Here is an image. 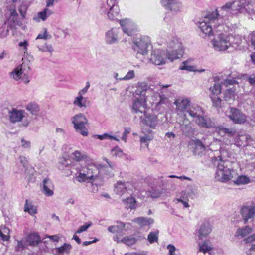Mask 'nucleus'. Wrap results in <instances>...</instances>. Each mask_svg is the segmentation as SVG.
<instances>
[{
	"mask_svg": "<svg viewBox=\"0 0 255 255\" xmlns=\"http://www.w3.org/2000/svg\"><path fill=\"white\" fill-rule=\"evenodd\" d=\"M180 129L183 133L188 136L193 133L194 129L192 128L191 122L187 118L186 114L184 115L183 120L180 123Z\"/></svg>",
	"mask_w": 255,
	"mask_h": 255,
	"instance_id": "20",
	"label": "nucleus"
},
{
	"mask_svg": "<svg viewBox=\"0 0 255 255\" xmlns=\"http://www.w3.org/2000/svg\"><path fill=\"white\" fill-rule=\"evenodd\" d=\"M211 232V228L209 223L202 224L198 230L199 239L202 240L206 238Z\"/></svg>",
	"mask_w": 255,
	"mask_h": 255,
	"instance_id": "25",
	"label": "nucleus"
},
{
	"mask_svg": "<svg viewBox=\"0 0 255 255\" xmlns=\"http://www.w3.org/2000/svg\"><path fill=\"white\" fill-rule=\"evenodd\" d=\"M20 67L22 72L24 73V76L22 79V81L24 83H28L29 82L27 74L31 70V63L28 60L24 61L22 63L18 66Z\"/></svg>",
	"mask_w": 255,
	"mask_h": 255,
	"instance_id": "22",
	"label": "nucleus"
},
{
	"mask_svg": "<svg viewBox=\"0 0 255 255\" xmlns=\"http://www.w3.org/2000/svg\"><path fill=\"white\" fill-rule=\"evenodd\" d=\"M89 103V102L87 100V98L79 95H77L73 101V104L80 108H86Z\"/></svg>",
	"mask_w": 255,
	"mask_h": 255,
	"instance_id": "28",
	"label": "nucleus"
},
{
	"mask_svg": "<svg viewBox=\"0 0 255 255\" xmlns=\"http://www.w3.org/2000/svg\"><path fill=\"white\" fill-rule=\"evenodd\" d=\"M224 98L229 103L233 102L235 98L234 90L232 89H227L224 93Z\"/></svg>",
	"mask_w": 255,
	"mask_h": 255,
	"instance_id": "40",
	"label": "nucleus"
},
{
	"mask_svg": "<svg viewBox=\"0 0 255 255\" xmlns=\"http://www.w3.org/2000/svg\"><path fill=\"white\" fill-rule=\"evenodd\" d=\"M37 48L39 50L44 52H49L50 53H52L53 51V47L52 45L47 44V43H45L43 45H37Z\"/></svg>",
	"mask_w": 255,
	"mask_h": 255,
	"instance_id": "46",
	"label": "nucleus"
},
{
	"mask_svg": "<svg viewBox=\"0 0 255 255\" xmlns=\"http://www.w3.org/2000/svg\"><path fill=\"white\" fill-rule=\"evenodd\" d=\"M240 212L245 224L253 221L255 217V205L243 206Z\"/></svg>",
	"mask_w": 255,
	"mask_h": 255,
	"instance_id": "15",
	"label": "nucleus"
},
{
	"mask_svg": "<svg viewBox=\"0 0 255 255\" xmlns=\"http://www.w3.org/2000/svg\"><path fill=\"white\" fill-rule=\"evenodd\" d=\"M71 121L77 132L84 136H87L88 131L86 126L88 124V120L83 114L79 113L75 115L71 118Z\"/></svg>",
	"mask_w": 255,
	"mask_h": 255,
	"instance_id": "9",
	"label": "nucleus"
},
{
	"mask_svg": "<svg viewBox=\"0 0 255 255\" xmlns=\"http://www.w3.org/2000/svg\"><path fill=\"white\" fill-rule=\"evenodd\" d=\"M202 115H200L195 118V122L198 126L209 128L215 127V123L213 120Z\"/></svg>",
	"mask_w": 255,
	"mask_h": 255,
	"instance_id": "19",
	"label": "nucleus"
},
{
	"mask_svg": "<svg viewBox=\"0 0 255 255\" xmlns=\"http://www.w3.org/2000/svg\"><path fill=\"white\" fill-rule=\"evenodd\" d=\"M41 187V192L45 196L51 197L54 195V184L49 178H46L43 179Z\"/></svg>",
	"mask_w": 255,
	"mask_h": 255,
	"instance_id": "18",
	"label": "nucleus"
},
{
	"mask_svg": "<svg viewBox=\"0 0 255 255\" xmlns=\"http://www.w3.org/2000/svg\"><path fill=\"white\" fill-rule=\"evenodd\" d=\"M52 14L53 11L51 10L45 8L43 11L38 12L37 15L34 16L33 20L36 22H40L41 20L45 21Z\"/></svg>",
	"mask_w": 255,
	"mask_h": 255,
	"instance_id": "24",
	"label": "nucleus"
},
{
	"mask_svg": "<svg viewBox=\"0 0 255 255\" xmlns=\"http://www.w3.org/2000/svg\"><path fill=\"white\" fill-rule=\"evenodd\" d=\"M205 150V147L200 140L195 142V148L193 151L194 155H200Z\"/></svg>",
	"mask_w": 255,
	"mask_h": 255,
	"instance_id": "39",
	"label": "nucleus"
},
{
	"mask_svg": "<svg viewBox=\"0 0 255 255\" xmlns=\"http://www.w3.org/2000/svg\"><path fill=\"white\" fill-rule=\"evenodd\" d=\"M190 101L188 99H178L174 102L176 106V112L178 115L180 114H185L184 113L188 112L190 107Z\"/></svg>",
	"mask_w": 255,
	"mask_h": 255,
	"instance_id": "17",
	"label": "nucleus"
},
{
	"mask_svg": "<svg viewBox=\"0 0 255 255\" xmlns=\"http://www.w3.org/2000/svg\"><path fill=\"white\" fill-rule=\"evenodd\" d=\"M131 128L130 127L124 128V131L123 133L121 139L125 142H127L128 135L131 132Z\"/></svg>",
	"mask_w": 255,
	"mask_h": 255,
	"instance_id": "57",
	"label": "nucleus"
},
{
	"mask_svg": "<svg viewBox=\"0 0 255 255\" xmlns=\"http://www.w3.org/2000/svg\"><path fill=\"white\" fill-rule=\"evenodd\" d=\"M52 37L51 35L49 34L47 30V29H44V32L40 33L37 36L36 40L38 39H44L47 40L50 39Z\"/></svg>",
	"mask_w": 255,
	"mask_h": 255,
	"instance_id": "51",
	"label": "nucleus"
},
{
	"mask_svg": "<svg viewBox=\"0 0 255 255\" xmlns=\"http://www.w3.org/2000/svg\"><path fill=\"white\" fill-rule=\"evenodd\" d=\"M167 249L168 250V253L167 255H178L176 253L177 249L174 245L169 244L167 246Z\"/></svg>",
	"mask_w": 255,
	"mask_h": 255,
	"instance_id": "58",
	"label": "nucleus"
},
{
	"mask_svg": "<svg viewBox=\"0 0 255 255\" xmlns=\"http://www.w3.org/2000/svg\"><path fill=\"white\" fill-rule=\"evenodd\" d=\"M227 116L234 123L242 124L247 121V116L239 110L235 108H230L227 111Z\"/></svg>",
	"mask_w": 255,
	"mask_h": 255,
	"instance_id": "14",
	"label": "nucleus"
},
{
	"mask_svg": "<svg viewBox=\"0 0 255 255\" xmlns=\"http://www.w3.org/2000/svg\"><path fill=\"white\" fill-rule=\"evenodd\" d=\"M181 70H188L189 71H195V68L194 66L188 65L187 62L185 61L183 62V65L181 66L179 68Z\"/></svg>",
	"mask_w": 255,
	"mask_h": 255,
	"instance_id": "59",
	"label": "nucleus"
},
{
	"mask_svg": "<svg viewBox=\"0 0 255 255\" xmlns=\"http://www.w3.org/2000/svg\"><path fill=\"white\" fill-rule=\"evenodd\" d=\"M175 0H161V3L166 9H167L172 5Z\"/></svg>",
	"mask_w": 255,
	"mask_h": 255,
	"instance_id": "61",
	"label": "nucleus"
},
{
	"mask_svg": "<svg viewBox=\"0 0 255 255\" xmlns=\"http://www.w3.org/2000/svg\"><path fill=\"white\" fill-rule=\"evenodd\" d=\"M71 249V245L65 243L63 246L56 249V252L59 254L68 253Z\"/></svg>",
	"mask_w": 255,
	"mask_h": 255,
	"instance_id": "44",
	"label": "nucleus"
},
{
	"mask_svg": "<svg viewBox=\"0 0 255 255\" xmlns=\"http://www.w3.org/2000/svg\"><path fill=\"white\" fill-rule=\"evenodd\" d=\"M209 90L213 95L217 96L221 93V85L219 84L215 83L213 86L210 87Z\"/></svg>",
	"mask_w": 255,
	"mask_h": 255,
	"instance_id": "49",
	"label": "nucleus"
},
{
	"mask_svg": "<svg viewBox=\"0 0 255 255\" xmlns=\"http://www.w3.org/2000/svg\"><path fill=\"white\" fill-rule=\"evenodd\" d=\"M128 183H125L122 181H118L115 185L114 192L117 195H122L128 190Z\"/></svg>",
	"mask_w": 255,
	"mask_h": 255,
	"instance_id": "26",
	"label": "nucleus"
},
{
	"mask_svg": "<svg viewBox=\"0 0 255 255\" xmlns=\"http://www.w3.org/2000/svg\"><path fill=\"white\" fill-rule=\"evenodd\" d=\"M26 109L32 115H36L39 110V106L36 103L31 102L27 104Z\"/></svg>",
	"mask_w": 255,
	"mask_h": 255,
	"instance_id": "41",
	"label": "nucleus"
},
{
	"mask_svg": "<svg viewBox=\"0 0 255 255\" xmlns=\"http://www.w3.org/2000/svg\"><path fill=\"white\" fill-rule=\"evenodd\" d=\"M9 230L6 227L0 228V236L3 241H8L9 237L8 235Z\"/></svg>",
	"mask_w": 255,
	"mask_h": 255,
	"instance_id": "47",
	"label": "nucleus"
},
{
	"mask_svg": "<svg viewBox=\"0 0 255 255\" xmlns=\"http://www.w3.org/2000/svg\"><path fill=\"white\" fill-rule=\"evenodd\" d=\"M167 52L163 49L153 50V46L149 37L144 36V58L156 65L165 64L168 60Z\"/></svg>",
	"mask_w": 255,
	"mask_h": 255,
	"instance_id": "4",
	"label": "nucleus"
},
{
	"mask_svg": "<svg viewBox=\"0 0 255 255\" xmlns=\"http://www.w3.org/2000/svg\"><path fill=\"white\" fill-rule=\"evenodd\" d=\"M219 134L224 136L225 134H228L230 136H232L235 134V130L232 128H226L222 126H218L216 128Z\"/></svg>",
	"mask_w": 255,
	"mask_h": 255,
	"instance_id": "32",
	"label": "nucleus"
},
{
	"mask_svg": "<svg viewBox=\"0 0 255 255\" xmlns=\"http://www.w3.org/2000/svg\"><path fill=\"white\" fill-rule=\"evenodd\" d=\"M111 6L112 5L109 3V1H107L106 3H102L101 6V12L104 13H105L106 12L108 13Z\"/></svg>",
	"mask_w": 255,
	"mask_h": 255,
	"instance_id": "55",
	"label": "nucleus"
},
{
	"mask_svg": "<svg viewBox=\"0 0 255 255\" xmlns=\"http://www.w3.org/2000/svg\"><path fill=\"white\" fill-rule=\"evenodd\" d=\"M71 158L76 161H84L85 163L92 162V159L90 157L82 151L75 150L72 153Z\"/></svg>",
	"mask_w": 255,
	"mask_h": 255,
	"instance_id": "21",
	"label": "nucleus"
},
{
	"mask_svg": "<svg viewBox=\"0 0 255 255\" xmlns=\"http://www.w3.org/2000/svg\"><path fill=\"white\" fill-rule=\"evenodd\" d=\"M118 225H112L108 227V230L109 232L115 233L118 236L122 233L123 231L129 230L132 226L130 223H124L122 222L117 221Z\"/></svg>",
	"mask_w": 255,
	"mask_h": 255,
	"instance_id": "16",
	"label": "nucleus"
},
{
	"mask_svg": "<svg viewBox=\"0 0 255 255\" xmlns=\"http://www.w3.org/2000/svg\"><path fill=\"white\" fill-rule=\"evenodd\" d=\"M135 76L134 71L133 70L129 71L127 74L122 78H120V80H128L133 79Z\"/></svg>",
	"mask_w": 255,
	"mask_h": 255,
	"instance_id": "56",
	"label": "nucleus"
},
{
	"mask_svg": "<svg viewBox=\"0 0 255 255\" xmlns=\"http://www.w3.org/2000/svg\"><path fill=\"white\" fill-rule=\"evenodd\" d=\"M182 7V4L177 0H175L173 3L172 5L169 7L167 10L173 11H179Z\"/></svg>",
	"mask_w": 255,
	"mask_h": 255,
	"instance_id": "48",
	"label": "nucleus"
},
{
	"mask_svg": "<svg viewBox=\"0 0 255 255\" xmlns=\"http://www.w3.org/2000/svg\"><path fill=\"white\" fill-rule=\"evenodd\" d=\"M69 165V163L65 159H63L59 162V168L60 170H64L65 167H67Z\"/></svg>",
	"mask_w": 255,
	"mask_h": 255,
	"instance_id": "63",
	"label": "nucleus"
},
{
	"mask_svg": "<svg viewBox=\"0 0 255 255\" xmlns=\"http://www.w3.org/2000/svg\"><path fill=\"white\" fill-rule=\"evenodd\" d=\"M211 98L212 99L213 105L214 106L217 107H219L221 106V99L219 97H218L216 96H211Z\"/></svg>",
	"mask_w": 255,
	"mask_h": 255,
	"instance_id": "60",
	"label": "nucleus"
},
{
	"mask_svg": "<svg viewBox=\"0 0 255 255\" xmlns=\"http://www.w3.org/2000/svg\"><path fill=\"white\" fill-rule=\"evenodd\" d=\"M245 9L251 14H255V0H251L245 2Z\"/></svg>",
	"mask_w": 255,
	"mask_h": 255,
	"instance_id": "37",
	"label": "nucleus"
},
{
	"mask_svg": "<svg viewBox=\"0 0 255 255\" xmlns=\"http://www.w3.org/2000/svg\"><path fill=\"white\" fill-rule=\"evenodd\" d=\"M127 209H133L136 207V200L132 197H128L123 200Z\"/></svg>",
	"mask_w": 255,
	"mask_h": 255,
	"instance_id": "38",
	"label": "nucleus"
},
{
	"mask_svg": "<svg viewBox=\"0 0 255 255\" xmlns=\"http://www.w3.org/2000/svg\"><path fill=\"white\" fill-rule=\"evenodd\" d=\"M24 211L28 212L30 215H34L37 213V207L34 206L31 202L26 200L24 207Z\"/></svg>",
	"mask_w": 255,
	"mask_h": 255,
	"instance_id": "36",
	"label": "nucleus"
},
{
	"mask_svg": "<svg viewBox=\"0 0 255 255\" xmlns=\"http://www.w3.org/2000/svg\"><path fill=\"white\" fill-rule=\"evenodd\" d=\"M92 162L86 163L85 167L77 166L75 167L77 173L75 177L79 182H89L92 184L96 183V178H100L98 175V169L97 167L92 164Z\"/></svg>",
	"mask_w": 255,
	"mask_h": 255,
	"instance_id": "6",
	"label": "nucleus"
},
{
	"mask_svg": "<svg viewBox=\"0 0 255 255\" xmlns=\"http://www.w3.org/2000/svg\"><path fill=\"white\" fill-rule=\"evenodd\" d=\"M252 232V228L249 226H246L243 228H238L235 234V237L242 238Z\"/></svg>",
	"mask_w": 255,
	"mask_h": 255,
	"instance_id": "27",
	"label": "nucleus"
},
{
	"mask_svg": "<svg viewBox=\"0 0 255 255\" xmlns=\"http://www.w3.org/2000/svg\"><path fill=\"white\" fill-rule=\"evenodd\" d=\"M9 75L11 78L15 80L18 81L21 79L22 81V79L24 76V73L20 69V67L17 66L9 73Z\"/></svg>",
	"mask_w": 255,
	"mask_h": 255,
	"instance_id": "33",
	"label": "nucleus"
},
{
	"mask_svg": "<svg viewBox=\"0 0 255 255\" xmlns=\"http://www.w3.org/2000/svg\"><path fill=\"white\" fill-rule=\"evenodd\" d=\"M144 182L147 184L146 195L147 197L152 199H158L164 194V184L162 177L157 178L147 177Z\"/></svg>",
	"mask_w": 255,
	"mask_h": 255,
	"instance_id": "7",
	"label": "nucleus"
},
{
	"mask_svg": "<svg viewBox=\"0 0 255 255\" xmlns=\"http://www.w3.org/2000/svg\"><path fill=\"white\" fill-rule=\"evenodd\" d=\"M121 33L119 28L113 27L105 34V42L107 45L118 44L121 40Z\"/></svg>",
	"mask_w": 255,
	"mask_h": 255,
	"instance_id": "12",
	"label": "nucleus"
},
{
	"mask_svg": "<svg viewBox=\"0 0 255 255\" xmlns=\"http://www.w3.org/2000/svg\"><path fill=\"white\" fill-rule=\"evenodd\" d=\"M27 245L28 244L25 240L17 241V244L15 247V250L16 251H21L23 249L26 248Z\"/></svg>",
	"mask_w": 255,
	"mask_h": 255,
	"instance_id": "50",
	"label": "nucleus"
},
{
	"mask_svg": "<svg viewBox=\"0 0 255 255\" xmlns=\"http://www.w3.org/2000/svg\"><path fill=\"white\" fill-rule=\"evenodd\" d=\"M90 86V83L89 81H87L85 87L78 92V95L81 96L84 95L87 92Z\"/></svg>",
	"mask_w": 255,
	"mask_h": 255,
	"instance_id": "62",
	"label": "nucleus"
},
{
	"mask_svg": "<svg viewBox=\"0 0 255 255\" xmlns=\"http://www.w3.org/2000/svg\"><path fill=\"white\" fill-rule=\"evenodd\" d=\"M112 6L110 7L109 11L108 12V17L109 19L113 20L117 16H118L119 12V8L116 3V0H108Z\"/></svg>",
	"mask_w": 255,
	"mask_h": 255,
	"instance_id": "23",
	"label": "nucleus"
},
{
	"mask_svg": "<svg viewBox=\"0 0 255 255\" xmlns=\"http://www.w3.org/2000/svg\"><path fill=\"white\" fill-rule=\"evenodd\" d=\"M142 91H140L141 93ZM131 113L135 115L134 119L136 120L138 118L141 123L143 122L142 118L143 113V100L141 95V93L139 97H135L134 100L133 101L132 105L131 107Z\"/></svg>",
	"mask_w": 255,
	"mask_h": 255,
	"instance_id": "11",
	"label": "nucleus"
},
{
	"mask_svg": "<svg viewBox=\"0 0 255 255\" xmlns=\"http://www.w3.org/2000/svg\"><path fill=\"white\" fill-rule=\"evenodd\" d=\"M97 136L100 140L109 139L111 140H114L118 142L119 141V139L116 137L111 135L108 133H104L102 135H97Z\"/></svg>",
	"mask_w": 255,
	"mask_h": 255,
	"instance_id": "53",
	"label": "nucleus"
},
{
	"mask_svg": "<svg viewBox=\"0 0 255 255\" xmlns=\"http://www.w3.org/2000/svg\"><path fill=\"white\" fill-rule=\"evenodd\" d=\"M248 39L250 40L251 44L255 49V31L252 32L248 36Z\"/></svg>",
	"mask_w": 255,
	"mask_h": 255,
	"instance_id": "64",
	"label": "nucleus"
},
{
	"mask_svg": "<svg viewBox=\"0 0 255 255\" xmlns=\"http://www.w3.org/2000/svg\"><path fill=\"white\" fill-rule=\"evenodd\" d=\"M244 9L245 2L240 1H233L226 3L219 8V11L216 9L214 12H217L218 19H221V22L228 24L233 15L237 14L238 12H242Z\"/></svg>",
	"mask_w": 255,
	"mask_h": 255,
	"instance_id": "5",
	"label": "nucleus"
},
{
	"mask_svg": "<svg viewBox=\"0 0 255 255\" xmlns=\"http://www.w3.org/2000/svg\"><path fill=\"white\" fill-rule=\"evenodd\" d=\"M119 23L124 33L133 37V49L136 57L142 61L143 58V40L142 34L138 32L137 25L128 19L121 20Z\"/></svg>",
	"mask_w": 255,
	"mask_h": 255,
	"instance_id": "3",
	"label": "nucleus"
},
{
	"mask_svg": "<svg viewBox=\"0 0 255 255\" xmlns=\"http://www.w3.org/2000/svg\"><path fill=\"white\" fill-rule=\"evenodd\" d=\"M26 241L30 245L35 246L39 243L40 238L37 233H32L28 236Z\"/></svg>",
	"mask_w": 255,
	"mask_h": 255,
	"instance_id": "35",
	"label": "nucleus"
},
{
	"mask_svg": "<svg viewBox=\"0 0 255 255\" xmlns=\"http://www.w3.org/2000/svg\"><path fill=\"white\" fill-rule=\"evenodd\" d=\"M26 113L24 110L13 109L8 113L10 121L12 123L22 122V126L27 127L28 126L30 121L25 119Z\"/></svg>",
	"mask_w": 255,
	"mask_h": 255,
	"instance_id": "10",
	"label": "nucleus"
},
{
	"mask_svg": "<svg viewBox=\"0 0 255 255\" xmlns=\"http://www.w3.org/2000/svg\"><path fill=\"white\" fill-rule=\"evenodd\" d=\"M28 6L29 4L26 1H23L20 3L18 8V11L23 18L25 17V14Z\"/></svg>",
	"mask_w": 255,
	"mask_h": 255,
	"instance_id": "42",
	"label": "nucleus"
},
{
	"mask_svg": "<svg viewBox=\"0 0 255 255\" xmlns=\"http://www.w3.org/2000/svg\"><path fill=\"white\" fill-rule=\"evenodd\" d=\"M158 231L151 232L147 236V240L150 244L156 242L158 240Z\"/></svg>",
	"mask_w": 255,
	"mask_h": 255,
	"instance_id": "45",
	"label": "nucleus"
},
{
	"mask_svg": "<svg viewBox=\"0 0 255 255\" xmlns=\"http://www.w3.org/2000/svg\"><path fill=\"white\" fill-rule=\"evenodd\" d=\"M199 252H202L204 254L208 253L210 255V251L212 250L213 247L211 243L209 241H205L203 243H199Z\"/></svg>",
	"mask_w": 255,
	"mask_h": 255,
	"instance_id": "34",
	"label": "nucleus"
},
{
	"mask_svg": "<svg viewBox=\"0 0 255 255\" xmlns=\"http://www.w3.org/2000/svg\"><path fill=\"white\" fill-rule=\"evenodd\" d=\"M157 121V117L154 115H146L144 112V125L154 128Z\"/></svg>",
	"mask_w": 255,
	"mask_h": 255,
	"instance_id": "30",
	"label": "nucleus"
},
{
	"mask_svg": "<svg viewBox=\"0 0 255 255\" xmlns=\"http://www.w3.org/2000/svg\"><path fill=\"white\" fill-rule=\"evenodd\" d=\"M111 154L112 156L115 157H122L126 155L123 150L118 146H116L111 150Z\"/></svg>",
	"mask_w": 255,
	"mask_h": 255,
	"instance_id": "43",
	"label": "nucleus"
},
{
	"mask_svg": "<svg viewBox=\"0 0 255 255\" xmlns=\"http://www.w3.org/2000/svg\"><path fill=\"white\" fill-rule=\"evenodd\" d=\"M68 34V29H58L54 34L55 37L58 38L60 37H63L64 38L66 37V36Z\"/></svg>",
	"mask_w": 255,
	"mask_h": 255,
	"instance_id": "52",
	"label": "nucleus"
},
{
	"mask_svg": "<svg viewBox=\"0 0 255 255\" xmlns=\"http://www.w3.org/2000/svg\"><path fill=\"white\" fill-rule=\"evenodd\" d=\"M114 239L118 243L121 242L128 246L133 245L136 242V238L129 236L125 237L121 240H120V238L118 237L117 235H116V236L114 237Z\"/></svg>",
	"mask_w": 255,
	"mask_h": 255,
	"instance_id": "31",
	"label": "nucleus"
},
{
	"mask_svg": "<svg viewBox=\"0 0 255 255\" xmlns=\"http://www.w3.org/2000/svg\"><path fill=\"white\" fill-rule=\"evenodd\" d=\"M188 113L192 118H195L197 116H199L200 115H203V111L200 106L197 105H193L189 107V109L188 110Z\"/></svg>",
	"mask_w": 255,
	"mask_h": 255,
	"instance_id": "29",
	"label": "nucleus"
},
{
	"mask_svg": "<svg viewBox=\"0 0 255 255\" xmlns=\"http://www.w3.org/2000/svg\"><path fill=\"white\" fill-rule=\"evenodd\" d=\"M92 223L89 222L86 223L84 225L81 226L76 232V234H80L84 231H86L91 225Z\"/></svg>",
	"mask_w": 255,
	"mask_h": 255,
	"instance_id": "54",
	"label": "nucleus"
},
{
	"mask_svg": "<svg viewBox=\"0 0 255 255\" xmlns=\"http://www.w3.org/2000/svg\"><path fill=\"white\" fill-rule=\"evenodd\" d=\"M214 164L217 166V171L215 178L218 181L225 182L232 180L236 185L247 184L250 182L249 177L245 175L237 176V172L231 170L229 165L230 163L228 160H223L220 156L216 158Z\"/></svg>",
	"mask_w": 255,
	"mask_h": 255,
	"instance_id": "2",
	"label": "nucleus"
},
{
	"mask_svg": "<svg viewBox=\"0 0 255 255\" xmlns=\"http://www.w3.org/2000/svg\"><path fill=\"white\" fill-rule=\"evenodd\" d=\"M218 15L217 12H209L204 21L199 23V27L205 35L214 36L211 43L215 50L224 51L231 45L230 36L227 33L229 26L224 22H221Z\"/></svg>",
	"mask_w": 255,
	"mask_h": 255,
	"instance_id": "1",
	"label": "nucleus"
},
{
	"mask_svg": "<svg viewBox=\"0 0 255 255\" xmlns=\"http://www.w3.org/2000/svg\"><path fill=\"white\" fill-rule=\"evenodd\" d=\"M166 51L168 54V60L173 62L180 58L183 54L182 43L176 38L170 40L167 43Z\"/></svg>",
	"mask_w": 255,
	"mask_h": 255,
	"instance_id": "8",
	"label": "nucleus"
},
{
	"mask_svg": "<svg viewBox=\"0 0 255 255\" xmlns=\"http://www.w3.org/2000/svg\"><path fill=\"white\" fill-rule=\"evenodd\" d=\"M104 160L107 162L108 165L100 164L98 166H97L98 171H99L98 175L100 178H96V183H95L96 185L100 184V182L102 181L105 176L111 177L113 175L112 172L114 170V165L107 158H105Z\"/></svg>",
	"mask_w": 255,
	"mask_h": 255,
	"instance_id": "13",
	"label": "nucleus"
}]
</instances>
